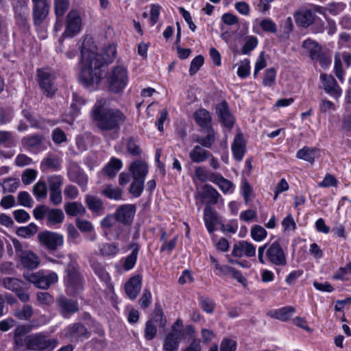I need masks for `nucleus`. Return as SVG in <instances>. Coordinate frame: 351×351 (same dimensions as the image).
Here are the masks:
<instances>
[{
    "label": "nucleus",
    "instance_id": "f257e3e1",
    "mask_svg": "<svg viewBox=\"0 0 351 351\" xmlns=\"http://www.w3.org/2000/svg\"><path fill=\"white\" fill-rule=\"evenodd\" d=\"M108 52L112 53V56L106 60L101 55L87 49L84 43L82 44L80 53L84 65L82 68L80 80L85 86L88 87L100 82L104 71L102 69L114 58L116 54L115 48L110 46Z\"/></svg>",
    "mask_w": 351,
    "mask_h": 351
},
{
    "label": "nucleus",
    "instance_id": "f03ea898",
    "mask_svg": "<svg viewBox=\"0 0 351 351\" xmlns=\"http://www.w3.org/2000/svg\"><path fill=\"white\" fill-rule=\"evenodd\" d=\"M90 118L98 129L118 132L125 123L126 116L118 108L106 106V101L97 99L90 111Z\"/></svg>",
    "mask_w": 351,
    "mask_h": 351
},
{
    "label": "nucleus",
    "instance_id": "7ed1b4c3",
    "mask_svg": "<svg viewBox=\"0 0 351 351\" xmlns=\"http://www.w3.org/2000/svg\"><path fill=\"white\" fill-rule=\"evenodd\" d=\"M265 250L266 257L270 263L276 266H285L287 264L285 252L278 241H276L271 244L266 243L258 248V258L261 264H265Z\"/></svg>",
    "mask_w": 351,
    "mask_h": 351
},
{
    "label": "nucleus",
    "instance_id": "20e7f679",
    "mask_svg": "<svg viewBox=\"0 0 351 351\" xmlns=\"http://www.w3.org/2000/svg\"><path fill=\"white\" fill-rule=\"evenodd\" d=\"M25 341L27 349L35 351H52L58 343L57 339L49 338L43 332L30 335Z\"/></svg>",
    "mask_w": 351,
    "mask_h": 351
},
{
    "label": "nucleus",
    "instance_id": "39448f33",
    "mask_svg": "<svg viewBox=\"0 0 351 351\" xmlns=\"http://www.w3.org/2000/svg\"><path fill=\"white\" fill-rule=\"evenodd\" d=\"M37 81L43 94L52 98L58 90L55 84V75L48 68L38 69Z\"/></svg>",
    "mask_w": 351,
    "mask_h": 351
},
{
    "label": "nucleus",
    "instance_id": "423d86ee",
    "mask_svg": "<svg viewBox=\"0 0 351 351\" xmlns=\"http://www.w3.org/2000/svg\"><path fill=\"white\" fill-rule=\"evenodd\" d=\"M24 278L34 284L35 287L42 289H47L51 285L58 281V277L56 273L52 271L45 274L43 271L37 272L27 271L23 274Z\"/></svg>",
    "mask_w": 351,
    "mask_h": 351
},
{
    "label": "nucleus",
    "instance_id": "0eeeda50",
    "mask_svg": "<svg viewBox=\"0 0 351 351\" xmlns=\"http://www.w3.org/2000/svg\"><path fill=\"white\" fill-rule=\"evenodd\" d=\"M128 81L127 70L121 66L114 67L108 77L109 89L114 93L122 91L126 86Z\"/></svg>",
    "mask_w": 351,
    "mask_h": 351
},
{
    "label": "nucleus",
    "instance_id": "6e6552de",
    "mask_svg": "<svg viewBox=\"0 0 351 351\" xmlns=\"http://www.w3.org/2000/svg\"><path fill=\"white\" fill-rule=\"evenodd\" d=\"M64 337L72 343L82 342L91 336V332L82 322L69 324L64 330Z\"/></svg>",
    "mask_w": 351,
    "mask_h": 351
},
{
    "label": "nucleus",
    "instance_id": "1a4fd4ad",
    "mask_svg": "<svg viewBox=\"0 0 351 351\" xmlns=\"http://www.w3.org/2000/svg\"><path fill=\"white\" fill-rule=\"evenodd\" d=\"M64 283L67 290L71 294H74L83 289L84 281L78 267L73 264L68 265Z\"/></svg>",
    "mask_w": 351,
    "mask_h": 351
},
{
    "label": "nucleus",
    "instance_id": "9d476101",
    "mask_svg": "<svg viewBox=\"0 0 351 351\" xmlns=\"http://www.w3.org/2000/svg\"><path fill=\"white\" fill-rule=\"evenodd\" d=\"M38 239L43 246L51 251L56 250L64 243L62 234L48 230L39 232Z\"/></svg>",
    "mask_w": 351,
    "mask_h": 351
},
{
    "label": "nucleus",
    "instance_id": "9b49d317",
    "mask_svg": "<svg viewBox=\"0 0 351 351\" xmlns=\"http://www.w3.org/2000/svg\"><path fill=\"white\" fill-rule=\"evenodd\" d=\"M82 19L76 10H71L66 17V27L62 34L63 38H73L81 30Z\"/></svg>",
    "mask_w": 351,
    "mask_h": 351
},
{
    "label": "nucleus",
    "instance_id": "f8f14e48",
    "mask_svg": "<svg viewBox=\"0 0 351 351\" xmlns=\"http://www.w3.org/2000/svg\"><path fill=\"white\" fill-rule=\"evenodd\" d=\"M33 3L32 17L34 24L40 26L49 14L50 3L48 0H32Z\"/></svg>",
    "mask_w": 351,
    "mask_h": 351
},
{
    "label": "nucleus",
    "instance_id": "ddd939ff",
    "mask_svg": "<svg viewBox=\"0 0 351 351\" xmlns=\"http://www.w3.org/2000/svg\"><path fill=\"white\" fill-rule=\"evenodd\" d=\"M13 8L17 25L21 28H27L28 27L29 14L27 1L17 0L14 4Z\"/></svg>",
    "mask_w": 351,
    "mask_h": 351
},
{
    "label": "nucleus",
    "instance_id": "4468645a",
    "mask_svg": "<svg viewBox=\"0 0 351 351\" xmlns=\"http://www.w3.org/2000/svg\"><path fill=\"white\" fill-rule=\"evenodd\" d=\"M135 213V205L123 204L117 208L114 215L118 222L123 225L130 226L133 222Z\"/></svg>",
    "mask_w": 351,
    "mask_h": 351
},
{
    "label": "nucleus",
    "instance_id": "2eb2a0df",
    "mask_svg": "<svg viewBox=\"0 0 351 351\" xmlns=\"http://www.w3.org/2000/svg\"><path fill=\"white\" fill-rule=\"evenodd\" d=\"M320 80L325 92L335 99H338L342 94V90L332 75L322 73Z\"/></svg>",
    "mask_w": 351,
    "mask_h": 351
},
{
    "label": "nucleus",
    "instance_id": "dca6fc26",
    "mask_svg": "<svg viewBox=\"0 0 351 351\" xmlns=\"http://www.w3.org/2000/svg\"><path fill=\"white\" fill-rule=\"evenodd\" d=\"M57 305L60 315L64 317H69L71 315L79 311V305L77 301L69 299L65 296H60L57 299Z\"/></svg>",
    "mask_w": 351,
    "mask_h": 351
},
{
    "label": "nucleus",
    "instance_id": "f3484780",
    "mask_svg": "<svg viewBox=\"0 0 351 351\" xmlns=\"http://www.w3.org/2000/svg\"><path fill=\"white\" fill-rule=\"evenodd\" d=\"M256 254V247L250 242L241 241L233 246L232 255L234 257L241 258L243 256L247 257L254 256Z\"/></svg>",
    "mask_w": 351,
    "mask_h": 351
},
{
    "label": "nucleus",
    "instance_id": "a211bd4d",
    "mask_svg": "<svg viewBox=\"0 0 351 351\" xmlns=\"http://www.w3.org/2000/svg\"><path fill=\"white\" fill-rule=\"evenodd\" d=\"M216 112L222 124L228 128H232L234 119L229 110L228 103L223 100L216 106Z\"/></svg>",
    "mask_w": 351,
    "mask_h": 351
},
{
    "label": "nucleus",
    "instance_id": "6ab92c4d",
    "mask_svg": "<svg viewBox=\"0 0 351 351\" xmlns=\"http://www.w3.org/2000/svg\"><path fill=\"white\" fill-rule=\"evenodd\" d=\"M197 196L202 201L206 202V205L210 206L217 204L220 194L213 186L205 184L202 187L201 191L198 192Z\"/></svg>",
    "mask_w": 351,
    "mask_h": 351
},
{
    "label": "nucleus",
    "instance_id": "aec40b11",
    "mask_svg": "<svg viewBox=\"0 0 351 351\" xmlns=\"http://www.w3.org/2000/svg\"><path fill=\"white\" fill-rule=\"evenodd\" d=\"M142 287V276L136 274L132 276L125 284V291L131 300H134L138 296Z\"/></svg>",
    "mask_w": 351,
    "mask_h": 351
},
{
    "label": "nucleus",
    "instance_id": "412c9836",
    "mask_svg": "<svg viewBox=\"0 0 351 351\" xmlns=\"http://www.w3.org/2000/svg\"><path fill=\"white\" fill-rule=\"evenodd\" d=\"M315 14L311 10L303 9L294 14L295 21L298 26L308 27L315 22Z\"/></svg>",
    "mask_w": 351,
    "mask_h": 351
},
{
    "label": "nucleus",
    "instance_id": "4be33fe9",
    "mask_svg": "<svg viewBox=\"0 0 351 351\" xmlns=\"http://www.w3.org/2000/svg\"><path fill=\"white\" fill-rule=\"evenodd\" d=\"M68 176L71 181L77 183L82 191H85L88 180V176L78 166L71 167L69 170Z\"/></svg>",
    "mask_w": 351,
    "mask_h": 351
},
{
    "label": "nucleus",
    "instance_id": "5701e85b",
    "mask_svg": "<svg viewBox=\"0 0 351 351\" xmlns=\"http://www.w3.org/2000/svg\"><path fill=\"white\" fill-rule=\"evenodd\" d=\"M204 220L206 227L210 233L215 230V226L220 223L217 212L209 205H206L204 210Z\"/></svg>",
    "mask_w": 351,
    "mask_h": 351
},
{
    "label": "nucleus",
    "instance_id": "b1692460",
    "mask_svg": "<svg viewBox=\"0 0 351 351\" xmlns=\"http://www.w3.org/2000/svg\"><path fill=\"white\" fill-rule=\"evenodd\" d=\"M129 171L133 179L145 180L148 173V165L145 161L137 160L130 164Z\"/></svg>",
    "mask_w": 351,
    "mask_h": 351
},
{
    "label": "nucleus",
    "instance_id": "393cba45",
    "mask_svg": "<svg viewBox=\"0 0 351 351\" xmlns=\"http://www.w3.org/2000/svg\"><path fill=\"white\" fill-rule=\"evenodd\" d=\"M232 151L236 160L241 161L243 159L245 152V143L241 133H238L234 136L232 144Z\"/></svg>",
    "mask_w": 351,
    "mask_h": 351
},
{
    "label": "nucleus",
    "instance_id": "a878e982",
    "mask_svg": "<svg viewBox=\"0 0 351 351\" xmlns=\"http://www.w3.org/2000/svg\"><path fill=\"white\" fill-rule=\"evenodd\" d=\"M129 248L132 250V251L124 259L122 267L125 271L132 269L136 265L140 246L137 243L132 242L129 245Z\"/></svg>",
    "mask_w": 351,
    "mask_h": 351
},
{
    "label": "nucleus",
    "instance_id": "bb28decb",
    "mask_svg": "<svg viewBox=\"0 0 351 351\" xmlns=\"http://www.w3.org/2000/svg\"><path fill=\"white\" fill-rule=\"evenodd\" d=\"M20 259L22 265L29 269L37 268L40 263V258L30 250H26L21 254Z\"/></svg>",
    "mask_w": 351,
    "mask_h": 351
},
{
    "label": "nucleus",
    "instance_id": "cd10ccee",
    "mask_svg": "<svg viewBox=\"0 0 351 351\" xmlns=\"http://www.w3.org/2000/svg\"><path fill=\"white\" fill-rule=\"evenodd\" d=\"M302 47L313 61L323 50L322 46L315 40L307 38L303 41Z\"/></svg>",
    "mask_w": 351,
    "mask_h": 351
},
{
    "label": "nucleus",
    "instance_id": "c85d7f7f",
    "mask_svg": "<svg viewBox=\"0 0 351 351\" xmlns=\"http://www.w3.org/2000/svg\"><path fill=\"white\" fill-rule=\"evenodd\" d=\"M194 119L197 124L202 129L212 128L210 123L212 118L210 112L204 109L200 108L194 113Z\"/></svg>",
    "mask_w": 351,
    "mask_h": 351
},
{
    "label": "nucleus",
    "instance_id": "c756f323",
    "mask_svg": "<svg viewBox=\"0 0 351 351\" xmlns=\"http://www.w3.org/2000/svg\"><path fill=\"white\" fill-rule=\"evenodd\" d=\"M211 156V153L200 145H195L189 153V158L195 163H201Z\"/></svg>",
    "mask_w": 351,
    "mask_h": 351
},
{
    "label": "nucleus",
    "instance_id": "7c9ffc66",
    "mask_svg": "<svg viewBox=\"0 0 351 351\" xmlns=\"http://www.w3.org/2000/svg\"><path fill=\"white\" fill-rule=\"evenodd\" d=\"M122 161L115 157H112L110 161L103 168L102 171L108 177L112 178L116 176L118 171L122 168Z\"/></svg>",
    "mask_w": 351,
    "mask_h": 351
},
{
    "label": "nucleus",
    "instance_id": "2f4dec72",
    "mask_svg": "<svg viewBox=\"0 0 351 351\" xmlns=\"http://www.w3.org/2000/svg\"><path fill=\"white\" fill-rule=\"evenodd\" d=\"M319 149L316 147H309L304 146L297 152L296 157L304 160L311 164H313Z\"/></svg>",
    "mask_w": 351,
    "mask_h": 351
},
{
    "label": "nucleus",
    "instance_id": "473e14b6",
    "mask_svg": "<svg viewBox=\"0 0 351 351\" xmlns=\"http://www.w3.org/2000/svg\"><path fill=\"white\" fill-rule=\"evenodd\" d=\"M181 336L169 332L164 340L163 349L165 351H177L181 340Z\"/></svg>",
    "mask_w": 351,
    "mask_h": 351
},
{
    "label": "nucleus",
    "instance_id": "72a5a7b5",
    "mask_svg": "<svg viewBox=\"0 0 351 351\" xmlns=\"http://www.w3.org/2000/svg\"><path fill=\"white\" fill-rule=\"evenodd\" d=\"M119 252V245L117 243H104L99 247V254L105 258L115 256Z\"/></svg>",
    "mask_w": 351,
    "mask_h": 351
},
{
    "label": "nucleus",
    "instance_id": "f704fd0d",
    "mask_svg": "<svg viewBox=\"0 0 351 351\" xmlns=\"http://www.w3.org/2000/svg\"><path fill=\"white\" fill-rule=\"evenodd\" d=\"M1 285L8 290L14 293L19 291L21 287H23L24 282L20 279L13 277H5L1 279Z\"/></svg>",
    "mask_w": 351,
    "mask_h": 351
},
{
    "label": "nucleus",
    "instance_id": "c9c22d12",
    "mask_svg": "<svg viewBox=\"0 0 351 351\" xmlns=\"http://www.w3.org/2000/svg\"><path fill=\"white\" fill-rule=\"evenodd\" d=\"M206 132L207 133L206 136H197L195 141L202 147L210 148L215 141V132L213 128L206 129Z\"/></svg>",
    "mask_w": 351,
    "mask_h": 351
},
{
    "label": "nucleus",
    "instance_id": "e433bc0d",
    "mask_svg": "<svg viewBox=\"0 0 351 351\" xmlns=\"http://www.w3.org/2000/svg\"><path fill=\"white\" fill-rule=\"evenodd\" d=\"M66 213L69 216L84 215L86 210L84 206L77 202H69L64 205Z\"/></svg>",
    "mask_w": 351,
    "mask_h": 351
},
{
    "label": "nucleus",
    "instance_id": "4c0bfd02",
    "mask_svg": "<svg viewBox=\"0 0 351 351\" xmlns=\"http://www.w3.org/2000/svg\"><path fill=\"white\" fill-rule=\"evenodd\" d=\"M85 203L88 209L95 213H99L103 208L102 200L95 195H86Z\"/></svg>",
    "mask_w": 351,
    "mask_h": 351
},
{
    "label": "nucleus",
    "instance_id": "58836bf2",
    "mask_svg": "<svg viewBox=\"0 0 351 351\" xmlns=\"http://www.w3.org/2000/svg\"><path fill=\"white\" fill-rule=\"evenodd\" d=\"M90 267L93 269L95 274L104 282H108L110 277L106 271L104 265L95 260H90Z\"/></svg>",
    "mask_w": 351,
    "mask_h": 351
},
{
    "label": "nucleus",
    "instance_id": "ea45409f",
    "mask_svg": "<svg viewBox=\"0 0 351 351\" xmlns=\"http://www.w3.org/2000/svg\"><path fill=\"white\" fill-rule=\"evenodd\" d=\"M64 215L63 211L58 208L49 209L47 213V224L53 226L63 221Z\"/></svg>",
    "mask_w": 351,
    "mask_h": 351
},
{
    "label": "nucleus",
    "instance_id": "a19ab883",
    "mask_svg": "<svg viewBox=\"0 0 351 351\" xmlns=\"http://www.w3.org/2000/svg\"><path fill=\"white\" fill-rule=\"evenodd\" d=\"M295 311V309L294 307L287 306L276 311L274 317L282 322H286L290 319Z\"/></svg>",
    "mask_w": 351,
    "mask_h": 351
},
{
    "label": "nucleus",
    "instance_id": "79ce46f5",
    "mask_svg": "<svg viewBox=\"0 0 351 351\" xmlns=\"http://www.w3.org/2000/svg\"><path fill=\"white\" fill-rule=\"evenodd\" d=\"M101 193L109 199L119 200L122 197L123 191L119 187H113L108 185L101 192Z\"/></svg>",
    "mask_w": 351,
    "mask_h": 351
},
{
    "label": "nucleus",
    "instance_id": "37998d69",
    "mask_svg": "<svg viewBox=\"0 0 351 351\" xmlns=\"http://www.w3.org/2000/svg\"><path fill=\"white\" fill-rule=\"evenodd\" d=\"M33 194L37 199H42L47 197V188L46 183L44 181H38L33 186Z\"/></svg>",
    "mask_w": 351,
    "mask_h": 351
},
{
    "label": "nucleus",
    "instance_id": "c03bdc74",
    "mask_svg": "<svg viewBox=\"0 0 351 351\" xmlns=\"http://www.w3.org/2000/svg\"><path fill=\"white\" fill-rule=\"evenodd\" d=\"M144 182L145 180H143L133 179L129 189V193L134 197H140L144 189Z\"/></svg>",
    "mask_w": 351,
    "mask_h": 351
},
{
    "label": "nucleus",
    "instance_id": "a18cd8bd",
    "mask_svg": "<svg viewBox=\"0 0 351 351\" xmlns=\"http://www.w3.org/2000/svg\"><path fill=\"white\" fill-rule=\"evenodd\" d=\"M252 238L256 241H261L267 237L266 230L260 225H254L250 231Z\"/></svg>",
    "mask_w": 351,
    "mask_h": 351
},
{
    "label": "nucleus",
    "instance_id": "49530a36",
    "mask_svg": "<svg viewBox=\"0 0 351 351\" xmlns=\"http://www.w3.org/2000/svg\"><path fill=\"white\" fill-rule=\"evenodd\" d=\"M38 231V226L34 223H31L27 226L20 227L16 230V234L22 237H29Z\"/></svg>",
    "mask_w": 351,
    "mask_h": 351
},
{
    "label": "nucleus",
    "instance_id": "de8ad7c7",
    "mask_svg": "<svg viewBox=\"0 0 351 351\" xmlns=\"http://www.w3.org/2000/svg\"><path fill=\"white\" fill-rule=\"evenodd\" d=\"M43 141L44 136L42 134H34L24 137L22 142L29 147H35L40 145Z\"/></svg>",
    "mask_w": 351,
    "mask_h": 351
},
{
    "label": "nucleus",
    "instance_id": "09e8293b",
    "mask_svg": "<svg viewBox=\"0 0 351 351\" xmlns=\"http://www.w3.org/2000/svg\"><path fill=\"white\" fill-rule=\"evenodd\" d=\"M23 117L29 123L32 128L36 129H42L43 125L39 120H38L31 112L29 109H23L21 112Z\"/></svg>",
    "mask_w": 351,
    "mask_h": 351
},
{
    "label": "nucleus",
    "instance_id": "8fccbe9b",
    "mask_svg": "<svg viewBox=\"0 0 351 351\" xmlns=\"http://www.w3.org/2000/svg\"><path fill=\"white\" fill-rule=\"evenodd\" d=\"M151 321H153L154 324L156 323L160 328L165 327L167 319L164 317L162 309L160 306H156L154 311L153 319H151Z\"/></svg>",
    "mask_w": 351,
    "mask_h": 351
},
{
    "label": "nucleus",
    "instance_id": "3c124183",
    "mask_svg": "<svg viewBox=\"0 0 351 351\" xmlns=\"http://www.w3.org/2000/svg\"><path fill=\"white\" fill-rule=\"evenodd\" d=\"M128 152L133 156H139L141 154V149L138 144V141L134 137H130L126 143Z\"/></svg>",
    "mask_w": 351,
    "mask_h": 351
},
{
    "label": "nucleus",
    "instance_id": "603ef678",
    "mask_svg": "<svg viewBox=\"0 0 351 351\" xmlns=\"http://www.w3.org/2000/svg\"><path fill=\"white\" fill-rule=\"evenodd\" d=\"M20 181L17 178H7L2 183V187L5 192L14 193L19 186Z\"/></svg>",
    "mask_w": 351,
    "mask_h": 351
},
{
    "label": "nucleus",
    "instance_id": "864d4df0",
    "mask_svg": "<svg viewBox=\"0 0 351 351\" xmlns=\"http://www.w3.org/2000/svg\"><path fill=\"white\" fill-rule=\"evenodd\" d=\"M34 314L33 308L29 304H25L21 309L15 312V317L21 320L30 319Z\"/></svg>",
    "mask_w": 351,
    "mask_h": 351
},
{
    "label": "nucleus",
    "instance_id": "5fc2aeb1",
    "mask_svg": "<svg viewBox=\"0 0 351 351\" xmlns=\"http://www.w3.org/2000/svg\"><path fill=\"white\" fill-rule=\"evenodd\" d=\"M313 61L319 62L322 67L327 68L331 64L332 56L329 51L322 50L321 53H319L318 57Z\"/></svg>",
    "mask_w": 351,
    "mask_h": 351
},
{
    "label": "nucleus",
    "instance_id": "6e6d98bb",
    "mask_svg": "<svg viewBox=\"0 0 351 351\" xmlns=\"http://www.w3.org/2000/svg\"><path fill=\"white\" fill-rule=\"evenodd\" d=\"M144 332L145 338L147 341H151L155 338L157 334V328L153 321L148 320L146 322Z\"/></svg>",
    "mask_w": 351,
    "mask_h": 351
},
{
    "label": "nucleus",
    "instance_id": "4d7b16f0",
    "mask_svg": "<svg viewBox=\"0 0 351 351\" xmlns=\"http://www.w3.org/2000/svg\"><path fill=\"white\" fill-rule=\"evenodd\" d=\"M115 215H108L101 221V226L105 230L106 235L108 234V230L112 228L117 224Z\"/></svg>",
    "mask_w": 351,
    "mask_h": 351
},
{
    "label": "nucleus",
    "instance_id": "13d9d810",
    "mask_svg": "<svg viewBox=\"0 0 351 351\" xmlns=\"http://www.w3.org/2000/svg\"><path fill=\"white\" fill-rule=\"evenodd\" d=\"M17 200L21 206L31 208L34 201L31 195L27 191H21L17 196Z\"/></svg>",
    "mask_w": 351,
    "mask_h": 351
},
{
    "label": "nucleus",
    "instance_id": "bf43d9fd",
    "mask_svg": "<svg viewBox=\"0 0 351 351\" xmlns=\"http://www.w3.org/2000/svg\"><path fill=\"white\" fill-rule=\"evenodd\" d=\"M55 12L57 17L62 16L69 8V0H54Z\"/></svg>",
    "mask_w": 351,
    "mask_h": 351
},
{
    "label": "nucleus",
    "instance_id": "052dcab7",
    "mask_svg": "<svg viewBox=\"0 0 351 351\" xmlns=\"http://www.w3.org/2000/svg\"><path fill=\"white\" fill-rule=\"evenodd\" d=\"M276 72L274 68L267 69L264 75L263 84L265 86H271L276 80Z\"/></svg>",
    "mask_w": 351,
    "mask_h": 351
},
{
    "label": "nucleus",
    "instance_id": "680f3d73",
    "mask_svg": "<svg viewBox=\"0 0 351 351\" xmlns=\"http://www.w3.org/2000/svg\"><path fill=\"white\" fill-rule=\"evenodd\" d=\"M201 308L207 313H213L215 308V302L209 298H201L199 299Z\"/></svg>",
    "mask_w": 351,
    "mask_h": 351
},
{
    "label": "nucleus",
    "instance_id": "e2e57ef3",
    "mask_svg": "<svg viewBox=\"0 0 351 351\" xmlns=\"http://www.w3.org/2000/svg\"><path fill=\"white\" fill-rule=\"evenodd\" d=\"M204 58L202 55L197 56L191 62L189 73L191 75H195L203 65Z\"/></svg>",
    "mask_w": 351,
    "mask_h": 351
},
{
    "label": "nucleus",
    "instance_id": "0e129e2a",
    "mask_svg": "<svg viewBox=\"0 0 351 351\" xmlns=\"http://www.w3.org/2000/svg\"><path fill=\"white\" fill-rule=\"evenodd\" d=\"M258 45V40L255 36H250L247 38L245 45L241 49V51L243 54H248L254 49Z\"/></svg>",
    "mask_w": 351,
    "mask_h": 351
},
{
    "label": "nucleus",
    "instance_id": "69168bd1",
    "mask_svg": "<svg viewBox=\"0 0 351 351\" xmlns=\"http://www.w3.org/2000/svg\"><path fill=\"white\" fill-rule=\"evenodd\" d=\"M48 182L49 191H61L60 188L63 184V179L60 176H54L49 178Z\"/></svg>",
    "mask_w": 351,
    "mask_h": 351
},
{
    "label": "nucleus",
    "instance_id": "338daca9",
    "mask_svg": "<svg viewBox=\"0 0 351 351\" xmlns=\"http://www.w3.org/2000/svg\"><path fill=\"white\" fill-rule=\"evenodd\" d=\"M260 26L263 31L276 34L277 32V26L276 23L269 19H265L261 21Z\"/></svg>",
    "mask_w": 351,
    "mask_h": 351
},
{
    "label": "nucleus",
    "instance_id": "774afa93",
    "mask_svg": "<svg viewBox=\"0 0 351 351\" xmlns=\"http://www.w3.org/2000/svg\"><path fill=\"white\" fill-rule=\"evenodd\" d=\"M237 342L231 339L226 338L222 340L220 345V351H236Z\"/></svg>",
    "mask_w": 351,
    "mask_h": 351
}]
</instances>
